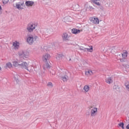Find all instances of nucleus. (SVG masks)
Returning a JSON list of instances; mask_svg holds the SVG:
<instances>
[{
	"instance_id": "f257e3e1",
	"label": "nucleus",
	"mask_w": 129,
	"mask_h": 129,
	"mask_svg": "<svg viewBox=\"0 0 129 129\" xmlns=\"http://www.w3.org/2000/svg\"><path fill=\"white\" fill-rule=\"evenodd\" d=\"M22 69H25L27 70L29 72H33V70H34V67L32 66H29L28 62L26 61H23L22 62H20V68Z\"/></svg>"
},
{
	"instance_id": "f03ea898",
	"label": "nucleus",
	"mask_w": 129,
	"mask_h": 129,
	"mask_svg": "<svg viewBox=\"0 0 129 129\" xmlns=\"http://www.w3.org/2000/svg\"><path fill=\"white\" fill-rule=\"evenodd\" d=\"M25 5V3L23 1H20L18 2H17L16 4H13V7L15 9H17V10H19V11H22V10H24V6Z\"/></svg>"
},
{
	"instance_id": "7ed1b4c3",
	"label": "nucleus",
	"mask_w": 129,
	"mask_h": 129,
	"mask_svg": "<svg viewBox=\"0 0 129 129\" xmlns=\"http://www.w3.org/2000/svg\"><path fill=\"white\" fill-rule=\"evenodd\" d=\"M90 111V115L91 117H95L97 115L98 110L97 108L95 107L90 106L89 107Z\"/></svg>"
},
{
	"instance_id": "20e7f679",
	"label": "nucleus",
	"mask_w": 129,
	"mask_h": 129,
	"mask_svg": "<svg viewBox=\"0 0 129 129\" xmlns=\"http://www.w3.org/2000/svg\"><path fill=\"white\" fill-rule=\"evenodd\" d=\"M38 37L35 36L33 37V36H29L27 38V42L28 43L29 45H32L33 43H34V41H36L37 40Z\"/></svg>"
},
{
	"instance_id": "39448f33",
	"label": "nucleus",
	"mask_w": 129,
	"mask_h": 129,
	"mask_svg": "<svg viewBox=\"0 0 129 129\" xmlns=\"http://www.w3.org/2000/svg\"><path fill=\"white\" fill-rule=\"evenodd\" d=\"M36 29V25L33 23H30L28 25L27 30L28 32L32 33Z\"/></svg>"
},
{
	"instance_id": "423d86ee",
	"label": "nucleus",
	"mask_w": 129,
	"mask_h": 129,
	"mask_svg": "<svg viewBox=\"0 0 129 129\" xmlns=\"http://www.w3.org/2000/svg\"><path fill=\"white\" fill-rule=\"evenodd\" d=\"M51 58V55L48 53H45L42 56V60L44 62H48L50 58Z\"/></svg>"
},
{
	"instance_id": "0eeeda50",
	"label": "nucleus",
	"mask_w": 129,
	"mask_h": 129,
	"mask_svg": "<svg viewBox=\"0 0 129 129\" xmlns=\"http://www.w3.org/2000/svg\"><path fill=\"white\" fill-rule=\"evenodd\" d=\"M35 5V2L32 1H28L25 2V6L27 7V8H31L33 7Z\"/></svg>"
},
{
	"instance_id": "6e6552de",
	"label": "nucleus",
	"mask_w": 129,
	"mask_h": 129,
	"mask_svg": "<svg viewBox=\"0 0 129 129\" xmlns=\"http://www.w3.org/2000/svg\"><path fill=\"white\" fill-rule=\"evenodd\" d=\"M90 21L91 23L95 25H98L99 24V19L98 18L92 17L90 18Z\"/></svg>"
},
{
	"instance_id": "1a4fd4ad",
	"label": "nucleus",
	"mask_w": 129,
	"mask_h": 129,
	"mask_svg": "<svg viewBox=\"0 0 129 129\" xmlns=\"http://www.w3.org/2000/svg\"><path fill=\"white\" fill-rule=\"evenodd\" d=\"M62 38L63 41H69L70 36L67 33H63L62 35Z\"/></svg>"
},
{
	"instance_id": "9d476101",
	"label": "nucleus",
	"mask_w": 129,
	"mask_h": 129,
	"mask_svg": "<svg viewBox=\"0 0 129 129\" xmlns=\"http://www.w3.org/2000/svg\"><path fill=\"white\" fill-rule=\"evenodd\" d=\"M13 46L14 50H18L20 48V43L17 41H15L13 43Z\"/></svg>"
},
{
	"instance_id": "9b49d317",
	"label": "nucleus",
	"mask_w": 129,
	"mask_h": 129,
	"mask_svg": "<svg viewBox=\"0 0 129 129\" xmlns=\"http://www.w3.org/2000/svg\"><path fill=\"white\" fill-rule=\"evenodd\" d=\"M92 46L91 47V48H84V47H80V50H82V51H84V52H92L93 50Z\"/></svg>"
},
{
	"instance_id": "f8f14e48",
	"label": "nucleus",
	"mask_w": 129,
	"mask_h": 129,
	"mask_svg": "<svg viewBox=\"0 0 129 129\" xmlns=\"http://www.w3.org/2000/svg\"><path fill=\"white\" fill-rule=\"evenodd\" d=\"M13 65L14 66V67H18V68H20L21 66V61H14L13 62Z\"/></svg>"
},
{
	"instance_id": "ddd939ff",
	"label": "nucleus",
	"mask_w": 129,
	"mask_h": 129,
	"mask_svg": "<svg viewBox=\"0 0 129 129\" xmlns=\"http://www.w3.org/2000/svg\"><path fill=\"white\" fill-rule=\"evenodd\" d=\"M45 64L43 65V69L46 70V69H50L51 68V66L49 65V63L47 62H45Z\"/></svg>"
},
{
	"instance_id": "4468645a",
	"label": "nucleus",
	"mask_w": 129,
	"mask_h": 129,
	"mask_svg": "<svg viewBox=\"0 0 129 129\" xmlns=\"http://www.w3.org/2000/svg\"><path fill=\"white\" fill-rule=\"evenodd\" d=\"M72 18L70 16H67L64 18L63 20L66 23H67V22H71Z\"/></svg>"
},
{
	"instance_id": "2eb2a0df",
	"label": "nucleus",
	"mask_w": 129,
	"mask_h": 129,
	"mask_svg": "<svg viewBox=\"0 0 129 129\" xmlns=\"http://www.w3.org/2000/svg\"><path fill=\"white\" fill-rule=\"evenodd\" d=\"M72 33L73 34H79L80 33V30L74 28L72 30Z\"/></svg>"
},
{
	"instance_id": "dca6fc26",
	"label": "nucleus",
	"mask_w": 129,
	"mask_h": 129,
	"mask_svg": "<svg viewBox=\"0 0 129 129\" xmlns=\"http://www.w3.org/2000/svg\"><path fill=\"white\" fill-rule=\"evenodd\" d=\"M92 3L93 4H95V5H96V6H98V7H100V3H99V1L100 0H91Z\"/></svg>"
},
{
	"instance_id": "f3484780",
	"label": "nucleus",
	"mask_w": 129,
	"mask_h": 129,
	"mask_svg": "<svg viewBox=\"0 0 129 129\" xmlns=\"http://www.w3.org/2000/svg\"><path fill=\"white\" fill-rule=\"evenodd\" d=\"M83 89L85 92H88V91H89L90 89V87H89V86L86 85L84 86Z\"/></svg>"
},
{
	"instance_id": "a211bd4d",
	"label": "nucleus",
	"mask_w": 129,
	"mask_h": 129,
	"mask_svg": "<svg viewBox=\"0 0 129 129\" xmlns=\"http://www.w3.org/2000/svg\"><path fill=\"white\" fill-rule=\"evenodd\" d=\"M85 74L87 75V76H90V75H93V72L91 70H89L86 71Z\"/></svg>"
},
{
	"instance_id": "6ab92c4d",
	"label": "nucleus",
	"mask_w": 129,
	"mask_h": 129,
	"mask_svg": "<svg viewBox=\"0 0 129 129\" xmlns=\"http://www.w3.org/2000/svg\"><path fill=\"white\" fill-rule=\"evenodd\" d=\"M106 82L108 83V84H110V83H112V79H111V78L108 77L106 79Z\"/></svg>"
},
{
	"instance_id": "aec40b11",
	"label": "nucleus",
	"mask_w": 129,
	"mask_h": 129,
	"mask_svg": "<svg viewBox=\"0 0 129 129\" xmlns=\"http://www.w3.org/2000/svg\"><path fill=\"white\" fill-rule=\"evenodd\" d=\"M13 67V64L11 62H7L6 63V68H9L11 69Z\"/></svg>"
},
{
	"instance_id": "412c9836",
	"label": "nucleus",
	"mask_w": 129,
	"mask_h": 129,
	"mask_svg": "<svg viewBox=\"0 0 129 129\" xmlns=\"http://www.w3.org/2000/svg\"><path fill=\"white\" fill-rule=\"evenodd\" d=\"M29 57V52L24 51L23 52V58H28Z\"/></svg>"
},
{
	"instance_id": "4be33fe9",
	"label": "nucleus",
	"mask_w": 129,
	"mask_h": 129,
	"mask_svg": "<svg viewBox=\"0 0 129 129\" xmlns=\"http://www.w3.org/2000/svg\"><path fill=\"white\" fill-rule=\"evenodd\" d=\"M61 77L63 81L64 82L67 81V79L68 78V77L67 76V75H65L64 76L61 75Z\"/></svg>"
},
{
	"instance_id": "5701e85b",
	"label": "nucleus",
	"mask_w": 129,
	"mask_h": 129,
	"mask_svg": "<svg viewBox=\"0 0 129 129\" xmlns=\"http://www.w3.org/2000/svg\"><path fill=\"white\" fill-rule=\"evenodd\" d=\"M18 55L20 57L23 58L24 56V51L21 50L18 52Z\"/></svg>"
},
{
	"instance_id": "b1692460",
	"label": "nucleus",
	"mask_w": 129,
	"mask_h": 129,
	"mask_svg": "<svg viewBox=\"0 0 129 129\" xmlns=\"http://www.w3.org/2000/svg\"><path fill=\"white\" fill-rule=\"evenodd\" d=\"M62 57H63V55L62 54H58L56 56L57 60H61L62 59Z\"/></svg>"
},
{
	"instance_id": "393cba45",
	"label": "nucleus",
	"mask_w": 129,
	"mask_h": 129,
	"mask_svg": "<svg viewBox=\"0 0 129 129\" xmlns=\"http://www.w3.org/2000/svg\"><path fill=\"white\" fill-rule=\"evenodd\" d=\"M44 33H45V35H49V34H50L51 33V31L50 30V29H46L44 31Z\"/></svg>"
},
{
	"instance_id": "a878e982",
	"label": "nucleus",
	"mask_w": 129,
	"mask_h": 129,
	"mask_svg": "<svg viewBox=\"0 0 129 129\" xmlns=\"http://www.w3.org/2000/svg\"><path fill=\"white\" fill-rule=\"evenodd\" d=\"M125 86L127 90L129 91V82H126L125 83Z\"/></svg>"
},
{
	"instance_id": "bb28decb",
	"label": "nucleus",
	"mask_w": 129,
	"mask_h": 129,
	"mask_svg": "<svg viewBox=\"0 0 129 129\" xmlns=\"http://www.w3.org/2000/svg\"><path fill=\"white\" fill-rule=\"evenodd\" d=\"M118 125H119V126L121 127L122 129L124 128V127H123V125H124L123 122H120V123H118Z\"/></svg>"
},
{
	"instance_id": "cd10ccee",
	"label": "nucleus",
	"mask_w": 129,
	"mask_h": 129,
	"mask_svg": "<svg viewBox=\"0 0 129 129\" xmlns=\"http://www.w3.org/2000/svg\"><path fill=\"white\" fill-rule=\"evenodd\" d=\"M127 55L126 54V52H123L122 54V57L124 58H126Z\"/></svg>"
},
{
	"instance_id": "c85d7f7f",
	"label": "nucleus",
	"mask_w": 129,
	"mask_h": 129,
	"mask_svg": "<svg viewBox=\"0 0 129 129\" xmlns=\"http://www.w3.org/2000/svg\"><path fill=\"white\" fill-rule=\"evenodd\" d=\"M47 86H49V87H53V84L51 82H49L47 84Z\"/></svg>"
},
{
	"instance_id": "c756f323",
	"label": "nucleus",
	"mask_w": 129,
	"mask_h": 129,
	"mask_svg": "<svg viewBox=\"0 0 129 129\" xmlns=\"http://www.w3.org/2000/svg\"><path fill=\"white\" fill-rule=\"evenodd\" d=\"M9 1L10 0H3V4H6L9 3Z\"/></svg>"
},
{
	"instance_id": "7c9ffc66",
	"label": "nucleus",
	"mask_w": 129,
	"mask_h": 129,
	"mask_svg": "<svg viewBox=\"0 0 129 129\" xmlns=\"http://www.w3.org/2000/svg\"><path fill=\"white\" fill-rule=\"evenodd\" d=\"M113 89L115 90L118 89V86L117 85H115L113 86Z\"/></svg>"
},
{
	"instance_id": "2f4dec72",
	"label": "nucleus",
	"mask_w": 129,
	"mask_h": 129,
	"mask_svg": "<svg viewBox=\"0 0 129 129\" xmlns=\"http://www.w3.org/2000/svg\"><path fill=\"white\" fill-rule=\"evenodd\" d=\"M44 50H46V51H48V50H49V49H48V48H47V46H44Z\"/></svg>"
},
{
	"instance_id": "473e14b6",
	"label": "nucleus",
	"mask_w": 129,
	"mask_h": 129,
	"mask_svg": "<svg viewBox=\"0 0 129 129\" xmlns=\"http://www.w3.org/2000/svg\"><path fill=\"white\" fill-rule=\"evenodd\" d=\"M0 15H2V6H0Z\"/></svg>"
},
{
	"instance_id": "72a5a7b5",
	"label": "nucleus",
	"mask_w": 129,
	"mask_h": 129,
	"mask_svg": "<svg viewBox=\"0 0 129 129\" xmlns=\"http://www.w3.org/2000/svg\"><path fill=\"white\" fill-rule=\"evenodd\" d=\"M126 68H129V64H125Z\"/></svg>"
},
{
	"instance_id": "f704fd0d",
	"label": "nucleus",
	"mask_w": 129,
	"mask_h": 129,
	"mask_svg": "<svg viewBox=\"0 0 129 129\" xmlns=\"http://www.w3.org/2000/svg\"><path fill=\"white\" fill-rule=\"evenodd\" d=\"M127 129H129V124L126 126Z\"/></svg>"
},
{
	"instance_id": "c9c22d12",
	"label": "nucleus",
	"mask_w": 129,
	"mask_h": 129,
	"mask_svg": "<svg viewBox=\"0 0 129 129\" xmlns=\"http://www.w3.org/2000/svg\"><path fill=\"white\" fill-rule=\"evenodd\" d=\"M90 9H91L92 10H93V7H91Z\"/></svg>"
},
{
	"instance_id": "e433bc0d",
	"label": "nucleus",
	"mask_w": 129,
	"mask_h": 129,
	"mask_svg": "<svg viewBox=\"0 0 129 129\" xmlns=\"http://www.w3.org/2000/svg\"><path fill=\"white\" fill-rule=\"evenodd\" d=\"M77 7H79V5H77Z\"/></svg>"
},
{
	"instance_id": "4c0bfd02",
	"label": "nucleus",
	"mask_w": 129,
	"mask_h": 129,
	"mask_svg": "<svg viewBox=\"0 0 129 129\" xmlns=\"http://www.w3.org/2000/svg\"><path fill=\"white\" fill-rule=\"evenodd\" d=\"M70 60H71V58L70 59Z\"/></svg>"
},
{
	"instance_id": "58836bf2",
	"label": "nucleus",
	"mask_w": 129,
	"mask_h": 129,
	"mask_svg": "<svg viewBox=\"0 0 129 129\" xmlns=\"http://www.w3.org/2000/svg\"><path fill=\"white\" fill-rule=\"evenodd\" d=\"M64 74H66V73H64Z\"/></svg>"
}]
</instances>
